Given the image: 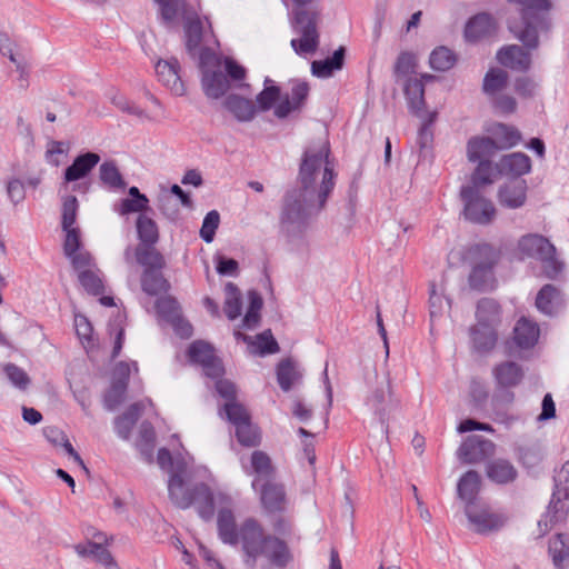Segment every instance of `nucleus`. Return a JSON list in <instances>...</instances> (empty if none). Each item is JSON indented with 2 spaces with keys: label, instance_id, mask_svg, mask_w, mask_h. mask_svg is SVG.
Returning <instances> with one entry per match:
<instances>
[{
  "label": "nucleus",
  "instance_id": "obj_1",
  "mask_svg": "<svg viewBox=\"0 0 569 569\" xmlns=\"http://www.w3.org/2000/svg\"><path fill=\"white\" fill-rule=\"evenodd\" d=\"M284 512L267 515L273 531L270 533L253 517L238 526L232 510L222 508L217 517L219 539L224 545L240 546L242 563L248 569H286L295 559L287 541L295 536V522Z\"/></svg>",
  "mask_w": 569,
  "mask_h": 569
},
{
  "label": "nucleus",
  "instance_id": "obj_2",
  "mask_svg": "<svg viewBox=\"0 0 569 569\" xmlns=\"http://www.w3.org/2000/svg\"><path fill=\"white\" fill-rule=\"evenodd\" d=\"M330 146L321 138L305 150L299 168V188L287 191L280 212V228L287 233L302 232L311 218L327 202L335 187L333 163L329 160Z\"/></svg>",
  "mask_w": 569,
  "mask_h": 569
},
{
  "label": "nucleus",
  "instance_id": "obj_3",
  "mask_svg": "<svg viewBox=\"0 0 569 569\" xmlns=\"http://www.w3.org/2000/svg\"><path fill=\"white\" fill-rule=\"evenodd\" d=\"M522 8V22H510V32L528 49L539 46L538 31H546L550 27L548 11L551 7L549 0H508Z\"/></svg>",
  "mask_w": 569,
  "mask_h": 569
},
{
  "label": "nucleus",
  "instance_id": "obj_4",
  "mask_svg": "<svg viewBox=\"0 0 569 569\" xmlns=\"http://www.w3.org/2000/svg\"><path fill=\"white\" fill-rule=\"evenodd\" d=\"M187 356L191 363L202 367L207 377L216 380V391H236V385L222 378L224 368L210 343L203 340L193 341L188 348Z\"/></svg>",
  "mask_w": 569,
  "mask_h": 569
},
{
  "label": "nucleus",
  "instance_id": "obj_5",
  "mask_svg": "<svg viewBox=\"0 0 569 569\" xmlns=\"http://www.w3.org/2000/svg\"><path fill=\"white\" fill-rule=\"evenodd\" d=\"M518 250L527 257L539 259L546 276L550 279L556 278L562 269V263L555 257L556 248L540 234L522 236L518 241Z\"/></svg>",
  "mask_w": 569,
  "mask_h": 569
},
{
  "label": "nucleus",
  "instance_id": "obj_6",
  "mask_svg": "<svg viewBox=\"0 0 569 569\" xmlns=\"http://www.w3.org/2000/svg\"><path fill=\"white\" fill-rule=\"evenodd\" d=\"M295 30L299 39L291 40V47L299 56L312 54L319 47V32L317 29V13L299 9L295 12Z\"/></svg>",
  "mask_w": 569,
  "mask_h": 569
},
{
  "label": "nucleus",
  "instance_id": "obj_7",
  "mask_svg": "<svg viewBox=\"0 0 569 569\" xmlns=\"http://www.w3.org/2000/svg\"><path fill=\"white\" fill-rule=\"evenodd\" d=\"M465 513L471 529L479 535H490L505 527L508 517L495 511L487 502L479 501L465 506Z\"/></svg>",
  "mask_w": 569,
  "mask_h": 569
},
{
  "label": "nucleus",
  "instance_id": "obj_8",
  "mask_svg": "<svg viewBox=\"0 0 569 569\" xmlns=\"http://www.w3.org/2000/svg\"><path fill=\"white\" fill-rule=\"evenodd\" d=\"M462 201L465 202V218L473 223L487 224L492 221L496 216L493 203L482 197L475 187H462L460 191Z\"/></svg>",
  "mask_w": 569,
  "mask_h": 569
},
{
  "label": "nucleus",
  "instance_id": "obj_9",
  "mask_svg": "<svg viewBox=\"0 0 569 569\" xmlns=\"http://www.w3.org/2000/svg\"><path fill=\"white\" fill-rule=\"evenodd\" d=\"M515 393H471V405L475 411L491 417L497 421L509 418V409Z\"/></svg>",
  "mask_w": 569,
  "mask_h": 569
},
{
  "label": "nucleus",
  "instance_id": "obj_10",
  "mask_svg": "<svg viewBox=\"0 0 569 569\" xmlns=\"http://www.w3.org/2000/svg\"><path fill=\"white\" fill-rule=\"evenodd\" d=\"M569 513V492L553 489L547 511L538 521L539 537L545 536L553 526L567 519Z\"/></svg>",
  "mask_w": 569,
  "mask_h": 569
},
{
  "label": "nucleus",
  "instance_id": "obj_11",
  "mask_svg": "<svg viewBox=\"0 0 569 569\" xmlns=\"http://www.w3.org/2000/svg\"><path fill=\"white\" fill-rule=\"evenodd\" d=\"M495 443L481 436L467 437L458 449V457L465 463H478L495 452Z\"/></svg>",
  "mask_w": 569,
  "mask_h": 569
},
{
  "label": "nucleus",
  "instance_id": "obj_12",
  "mask_svg": "<svg viewBox=\"0 0 569 569\" xmlns=\"http://www.w3.org/2000/svg\"><path fill=\"white\" fill-rule=\"evenodd\" d=\"M470 351L477 356H488L499 341L500 331L473 323L468 329Z\"/></svg>",
  "mask_w": 569,
  "mask_h": 569
},
{
  "label": "nucleus",
  "instance_id": "obj_13",
  "mask_svg": "<svg viewBox=\"0 0 569 569\" xmlns=\"http://www.w3.org/2000/svg\"><path fill=\"white\" fill-rule=\"evenodd\" d=\"M260 502L266 515H273L278 511H286L287 495L284 486L272 481V479L260 482L258 486Z\"/></svg>",
  "mask_w": 569,
  "mask_h": 569
},
{
  "label": "nucleus",
  "instance_id": "obj_14",
  "mask_svg": "<svg viewBox=\"0 0 569 569\" xmlns=\"http://www.w3.org/2000/svg\"><path fill=\"white\" fill-rule=\"evenodd\" d=\"M528 186L523 179H511L498 190V201L501 207L518 209L526 204Z\"/></svg>",
  "mask_w": 569,
  "mask_h": 569
},
{
  "label": "nucleus",
  "instance_id": "obj_15",
  "mask_svg": "<svg viewBox=\"0 0 569 569\" xmlns=\"http://www.w3.org/2000/svg\"><path fill=\"white\" fill-rule=\"evenodd\" d=\"M392 396L393 393H373L367 399V403L373 409L387 436L389 433V421L400 408L399 401Z\"/></svg>",
  "mask_w": 569,
  "mask_h": 569
},
{
  "label": "nucleus",
  "instance_id": "obj_16",
  "mask_svg": "<svg viewBox=\"0 0 569 569\" xmlns=\"http://www.w3.org/2000/svg\"><path fill=\"white\" fill-rule=\"evenodd\" d=\"M203 26L197 13H188L184 16V37L186 48L191 57L200 53L201 61L204 60L207 50L200 49L202 41Z\"/></svg>",
  "mask_w": 569,
  "mask_h": 569
},
{
  "label": "nucleus",
  "instance_id": "obj_17",
  "mask_svg": "<svg viewBox=\"0 0 569 569\" xmlns=\"http://www.w3.org/2000/svg\"><path fill=\"white\" fill-rule=\"evenodd\" d=\"M475 318V323L500 331L502 325V308L496 300L482 298L476 306Z\"/></svg>",
  "mask_w": 569,
  "mask_h": 569
},
{
  "label": "nucleus",
  "instance_id": "obj_18",
  "mask_svg": "<svg viewBox=\"0 0 569 569\" xmlns=\"http://www.w3.org/2000/svg\"><path fill=\"white\" fill-rule=\"evenodd\" d=\"M177 59L159 60L156 64V73L159 79L176 96L184 93V86L179 74Z\"/></svg>",
  "mask_w": 569,
  "mask_h": 569
},
{
  "label": "nucleus",
  "instance_id": "obj_19",
  "mask_svg": "<svg viewBox=\"0 0 569 569\" xmlns=\"http://www.w3.org/2000/svg\"><path fill=\"white\" fill-rule=\"evenodd\" d=\"M276 375L279 387L283 391H288L300 386L303 370L295 359L284 358L277 365Z\"/></svg>",
  "mask_w": 569,
  "mask_h": 569
},
{
  "label": "nucleus",
  "instance_id": "obj_20",
  "mask_svg": "<svg viewBox=\"0 0 569 569\" xmlns=\"http://www.w3.org/2000/svg\"><path fill=\"white\" fill-rule=\"evenodd\" d=\"M192 505L197 506L198 515L204 521H210L216 511L214 496L210 487L204 482L191 487Z\"/></svg>",
  "mask_w": 569,
  "mask_h": 569
},
{
  "label": "nucleus",
  "instance_id": "obj_21",
  "mask_svg": "<svg viewBox=\"0 0 569 569\" xmlns=\"http://www.w3.org/2000/svg\"><path fill=\"white\" fill-rule=\"evenodd\" d=\"M497 29L493 18L488 13H479L472 17L466 24L465 37L470 42H476L495 34Z\"/></svg>",
  "mask_w": 569,
  "mask_h": 569
},
{
  "label": "nucleus",
  "instance_id": "obj_22",
  "mask_svg": "<svg viewBox=\"0 0 569 569\" xmlns=\"http://www.w3.org/2000/svg\"><path fill=\"white\" fill-rule=\"evenodd\" d=\"M497 60L502 66L518 71H527L531 64L529 52L517 44L500 49L497 53Z\"/></svg>",
  "mask_w": 569,
  "mask_h": 569
},
{
  "label": "nucleus",
  "instance_id": "obj_23",
  "mask_svg": "<svg viewBox=\"0 0 569 569\" xmlns=\"http://www.w3.org/2000/svg\"><path fill=\"white\" fill-rule=\"evenodd\" d=\"M497 168L501 174L518 179V177L530 172L531 160L526 153L513 152L503 156L499 160Z\"/></svg>",
  "mask_w": 569,
  "mask_h": 569
},
{
  "label": "nucleus",
  "instance_id": "obj_24",
  "mask_svg": "<svg viewBox=\"0 0 569 569\" xmlns=\"http://www.w3.org/2000/svg\"><path fill=\"white\" fill-rule=\"evenodd\" d=\"M100 156L96 152H86L78 156L64 171V181L73 182L86 178L99 163Z\"/></svg>",
  "mask_w": 569,
  "mask_h": 569
},
{
  "label": "nucleus",
  "instance_id": "obj_25",
  "mask_svg": "<svg viewBox=\"0 0 569 569\" xmlns=\"http://www.w3.org/2000/svg\"><path fill=\"white\" fill-rule=\"evenodd\" d=\"M539 336V326L526 317H521L513 328V341L521 349L535 347Z\"/></svg>",
  "mask_w": 569,
  "mask_h": 569
},
{
  "label": "nucleus",
  "instance_id": "obj_26",
  "mask_svg": "<svg viewBox=\"0 0 569 569\" xmlns=\"http://www.w3.org/2000/svg\"><path fill=\"white\" fill-rule=\"evenodd\" d=\"M144 406L142 402H134L114 419V430L119 438L128 440L138 419L142 415Z\"/></svg>",
  "mask_w": 569,
  "mask_h": 569
},
{
  "label": "nucleus",
  "instance_id": "obj_27",
  "mask_svg": "<svg viewBox=\"0 0 569 569\" xmlns=\"http://www.w3.org/2000/svg\"><path fill=\"white\" fill-rule=\"evenodd\" d=\"M480 487L481 479L477 471L469 470L461 476L457 485V493L459 498L465 501V506L480 501L478 500Z\"/></svg>",
  "mask_w": 569,
  "mask_h": 569
},
{
  "label": "nucleus",
  "instance_id": "obj_28",
  "mask_svg": "<svg viewBox=\"0 0 569 569\" xmlns=\"http://www.w3.org/2000/svg\"><path fill=\"white\" fill-rule=\"evenodd\" d=\"M224 108L241 122L251 121L257 112L252 100L242 98L238 94H229L223 101Z\"/></svg>",
  "mask_w": 569,
  "mask_h": 569
},
{
  "label": "nucleus",
  "instance_id": "obj_29",
  "mask_svg": "<svg viewBox=\"0 0 569 569\" xmlns=\"http://www.w3.org/2000/svg\"><path fill=\"white\" fill-rule=\"evenodd\" d=\"M487 477L498 485L513 482L518 476L517 469L506 459H495L486 467Z\"/></svg>",
  "mask_w": 569,
  "mask_h": 569
},
{
  "label": "nucleus",
  "instance_id": "obj_30",
  "mask_svg": "<svg viewBox=\"0 0 569 569\" xmlns=\"http://www.w3.org/2000/svg\"><path fill=\"white\" fill-rule=\"evenodd\" d=\"M202 88L208 98L219 99L228 91L229 81L222 71L204 69L202 71Z\"/></svg>",
  "mask_w": 569,
  "mask_h": 569
},
{
  "label": "nucleus",
  "instance_id": "obj_31",
  "mask_svg": "<svg viewBox=\"0 0 569 569\" xmlns=\"http://www.w3.org/2000/svg\"><path fill=\"white\" fill-rule=\"evenodd\" d=\"M251 468L257 477L252 480V488L258 489L260 482L270 480L274 477L276 469L268 453L256 450L251 453Z\"/></svg>",
  "mask_w": 569,
  "mask_h": 569
},
{
  "label": "nucleus",
  "instance_id": "obj_32",
  "mask_svg": "<svg viewBox=\"0 0 569 569\" xmlns=\"http://www.w3.org/2000/svg\"><path fill=\"white\" fill-rule=\"evenodd\" d=\"M548 552L556 569H567L569 567V535H555L549 540Z\"/></svg>",
  "mask_w": 569,
  "mask_h": 569
},
{
  "label": "nucleus",
  "instance_id": "obj_33",
  "mask_svg": "<svg viewBox=\"0 0 569 569\" xmlns=\"http://www.w3.org/2000/svg\"><path fill=\"white\" fill-rule=\"evenodd\" d=\"M497 383L502 388L516 387L522 379L521 367L513 361L501 362L492 369Z\"/></svg>",
  "mask_w": 569,
  "mask_h": 569
},
{
  "label": "nucleus",
  "instance_id": "obj_34",
  "mask_svg": "<svg viewBox=\"0 0 569 569\" xmlns=\"http://www.w3.org/2000/svg\"><path fill=\"white\" fill-rule=\"evenodd\" d=\"M498 150V143L490 137H473L467 144V156L472 162L492 157Z\"/></svg>",
  "mask_w": 569,
  "mask_h": 569
},
{
  "label": "nucleus",
  "instance_id": "obj_35",
  "mask_svg": "<svg viewBox=\"0 0 569 569\" xmlns=\"http://www.w3.org/2000/svg\"><path fill=\"white\" fill-rule=\"evenodd\" d=\"M169 497L172 503L187 509L192 505L191 488H184L183 477L179 473H172L168 482Z\"/></svg>",
  "mask_w": 569,
  "mask_h": 569
},
{
  "label": "nucleus",
  "instance_id": "obj_36",
  "mask_svg": "<svg viewBox=\"0 0 569 569\" xmlns=\"http://www.w3.org/2000/svg\"><path fill=\"white\" fill-rule=\"evenodd\" d=\"M156 446V431L151 422L144 420L139 428V435L136 447L141 457L148 463L153 461V451Z\"/></svg>",
  "mask_w": 569,
  "mask_h": 569
},
{
  "label": "nucleus",
  "instance_id": "obj_37",
  "mask_svg": "<svg viewBox=\"0 0 569 569\" xmlns=\"http://www.w3.org/2000/svg\"><path fill=\"white\" fill-rule=\"evenodd\" d=\"M403 91L412 112L418 117H422L425 107V84L422 79L408 78Z\"/></svg>",
  "mask_w": 569,
  "mask_h": 569
},
{
  "label": "nucleus",
  "instance_id": "obj_38",
  "mask_svg": "<svg viewBox=\"0 0 569 569\" xmlns=\"http://www.w3.org/2000/svg\"><path fill=\"white\" fill-rule=\"evenodd\" d=\"M134 256L137 262L141 264L144 270H162L166 267V260L154 248V244L137 246Z\"/></svg>",
  "mask_w": 569,
  "mask_h": 569
},
{
  "label": "nucleus",
  "instance_id": "obj_39",
  "mask_svg": "<svg viewBox=\"0 0 569 569\" xmlns=\"http://www.w3.org/2000/svg\"><path fill=\"white\" fill-rule=\"evenodd\" d=\"M345 48L340 47L333 52L331 58L325 60H315L311 63L312 74L318 78H328L335 70H340L343 66Z\"/></svg>",
  "mask_w": 569,
  "mask_h": 569
},
{
  "label": "nucleus",
  "instance_id": "obj_40",
  "mask_svg": "<svg viewBox=\"0 0 569 569\" xmlns=\"http://www.w3.org/2000/svg\"><path fill=\"white\" fill-rule=\"evenodd\" d=\"M137 377L136 362H119L112 371V391H126L130 387V380Z\"/></svg>",
  "mask_w": 569,
  "mask_h": 569
},
{
  "label": "nucleus",
  "instance_id": "obj_41",
  "mask_svg": "<svg viewBox=\"0 0 569 569\" xmlns=\"http://www.w3.org/2000/svg\"><path fill=\"white\" fill-rule=\"evenodd\" d=\"M222 397L227 399L223 410L228 421H230L234 427L240 426L242 423L251 420L250 412L248 409L236 400L237 393H220Z\"/></svg>",
  "mask_w": 569,
  "mask_h": 569
},
{
  "label": "nucleus",
  "instance_id": "obj_42",
  "mask_svg": "<svg viewBox=\"0 0 569 569\" xmlns=\"http://www.w3.org/2000/svg\"><path fill=\"white\" fill-rule=\"evenodd\" d=\"M99 179L109 189L122 190L127 187V182L113 160L100 164Z\"/></svg>",
  "mask_w": 569,
  "mask_h": 569
},
{
  "label": "nucleus",
  "instance_id": "obj_43",
  "mask_svg": "<svg viewBox=\"0 0 569 569\" xmlns=\"http://www.w3.org/2000/svg\"><path fill=\"white\" fill-rule=\"evenodd\" d=\"M141 288L149 296H158L159 293L167 292L170 284L161 273V270H143Z\"/></svg>",
  "mask_w": 569,
  "mask_h": 569
},
{
  "label": "nucleus",
  "instance_id": "obj_44",
  "mask_svg": "<svg viewBox=\"0 0 569 569\" xmlns=\"http://www.w3.org/2000/svg\"><path fill=\"white\" fill-rule=\"evenodd\" d=\"M559 290L552 284H545L538 292L536 298L537 309L547 315L553 316L559 299Z\"/></svg>",
  "mask_w": 569,
  "mask_h": 569
},
{
  "label": "nucleus",
  "instance_id": "obj_45",
  "mask_svg": "<svg viewBox=\"0 0 569 569\" xmlns=\"http://www.w3.org/2000/svg\"><path fill=\"white\" fill-rule=\"evenodd\" d=\"M236 438L238 442L246 448H254L261 445V429L251 420L236 427Z\"/></svg>",
  "mask_w": 569,
  "mask_h": 569
},
{
  "label": "nucleus",
  "instance_id": "obj_46",
  "mask_svg": "<svg viewBox=\"0 0 569 569\" xmlns=\"http://www.w3.org/2000/svg\"><path fill=\"white\" fill-rule=\"evenodd\" d=\"M137 232L141 243L139 246L156 244L159 240L158 226L153 219L140 214L137 219Z\"/></svg>",
  "mask_w": 569,
  "mask_h": 569
},
{
  "label": "nucleus",
  "instance_id": "obj_47",
  "mask_svg": "<svg viewBox=\"0 0 569 569\" xmlns=\"http://www.w3.org/2000/svg\"><path fill=\"white\" fill-rule=\"evenodd\" d=\"M508 79L507 71L499 68L490 69L483 78V92L490 97L497 96L499 91L507 87Z\"/></svg>",
  "mask_w": 569,
  "mask_h": 569
},
{
  "label": "nucleus",
  "instance_id": "obj_48",
  "mask_svg": "<svg viewBox=\"0 0 569 569\" xmlns=\"http://www.w3.org/2000/svg\"><path fill=\"white\" fill-rule=\"evenodd\" d=\"M493 140L500 149H507L516 146L520 139V132L510 126L498 123L492 129Z\"/></svg>",
  "mask_w": 569,
  "mask_h": 569
},
{
  "label": "nucleus",
  "instance_id": "obj_49",
  "mask_svg": "<svg viewBox=\"0 0 569 569\" xmlns=\"http://www.w3.org/2000/svg\"><path fill=\"white\" fill-rule=\"evenodd\" d=\"M226 299L223 311L230 320L237 319L241 315V293L236 284L229 282L226 284Z\"/></svg>",
  "mask_w": 569,
  "mask_h": 569
},
{
  "label": "nucleus",
  "instance_id": "obj_50",
  "mask_svg": "<svg viewBox=\"0 0 569 569\" xmlns=\"http://www.w3.org/2000/svg\"><path fill=\"white\" fill-rule=\"evenodd\" d=\"M456 61V54L447 47L436 48L429 58V64L436 71H447L455 66Z\"/></svg>",
  "mask_w": 569,
  "mask_h": 569
},
{
  "label": "nucleus",
  "instance_id": "obj_51",
  "mask_svg": "<svg viewBox=\"0 0 569 569\" xmlns=\"http://www.w3.org/2000/svg\"><path fill=\"white\" fill-rule=\"evenodd\" d=\"M80 556H92L99 563L109 567L116 565L110 551L100 542H89L88 547L77 546Z\"/></svg>",
  "mask_w": 569,
  "mask_h": 569
},
{
  "label": "nucleus",
  "instance_id": "obj_52",
  "mask_svg": "<svg viewBox=\"0 0 569 569\" xmlns=\"http://www.w3.org/2000/svg\"><path fill=\"white\" fill-rule=\"evenodd\" d=\"M517 458L525 468H535L543 459L541 448L538 445H525L517 448Z\"/></svg>",
  "mask_w": 569,
  "mask_h": 569
},
{
  "label": "nucleus",
  "instance_id": "obj_53",
  "mask_svg": "<svg viewBox=\"0 0 569 569\" xmlns=\"http://www.w3.org/2000/svg\"><path fill=\"white\" fill-rule=\"evenodd\" d=\"M78 279L81 286L91 295H100L103 291L102 280L100 278V270L94 267L78 273Z\"/></svg>",
  "mask_w": 569,
  "mask_h": 569
},
{
  "label": "nucleus",
  "instance_id": "obj_54",
  "mask_svg": "<svg viewBox=\"0 0 569 569\" xmlns=\"http://www.w3.org/2000/svg\"><path fill=\"white\" fill-rule=\"evenodd\" d=\"M249 300L250 305L242 320V325L247 329H252L259 323V311L262 308V299L256 291H250Z\"/></svg>",
  "mask_w": 569,
  "mask_h": 569
},
{
  "label": "nucleus",
  "instance_id": "obj_55",
  "mask_svg": "<svg viewBox=\"0 0 569 569\" xmlns=\"http://www.w3.org/2000/svg\"><path fill=\"white\" fill-rule=\"evenodd\" d=\"M160 7V16L166 23L176 20L181 11H184L186 3L183 0H154Z\"/></svg>",
  "mask_w": 569,
  "mask_h": 569
},
{
  "label": "nucleus",
  "instance_id": "obj_56",
  "mask_svg": "<svg viewBox=\"0 0 569 569\" xmlns=\"http://www.w3.org/2000/svg\"><path fill=\"white\" fill-rule=\"evenodd\" d=\"M74 328L76 332L81 340V343L86 349L93 347L92 332L93 328L89 322L88 318L81 315H77L74 317Z\"/></svg>",
  "mask_w": 569,
  "mask_h": 569
},
{
  "label": "nucleus",
  "instance_id": "obj_57",
  "mask_svg": "<svg viewBox=\"0 0 569 569\" xmlns=\"http://www.w3.org/2000/svg\"><path fill=\"white\" fill-rule=\"evenodd\" d=\"M219 222L220 216L218 211L212 210L206 214L200 229V237L202 238L203 241L210 243L213 240L216 230L219 227Z\"/></svg>",
  "mask_w": 569,
  "mask_h": 569
},
{
  "label": "nucleus",
  "instance_id": "obj_58",
  "mask_svg": "<svg viewBox=\"0 0 569 569\" xmlns=\"http://www.w3.org/2000/svg\"><path fill=\"white\" fill-rule=\"evenodd\" d=\"M148 210H150L148 198H138V199L124 198L120 201V204L118 208V212L121 216H127L129 213H134V212L142 213Z\"/></svg>",
  "mask_w": 569,
  "mask_h": 569
},
{
  "label": "nucleus",
  "instance_id": "obj_59",
  "mask_svg": "<svg viewBox=\"0 0 569 569\" xmlns=\"http://www.w3.org/2000/svg\"><path fill=\"white\" fill-rule=\"evenodd\" d=\"M78 211V200L76 196H68L62 203V229L73 227Z\"/></svg>",
  "mask_w": 569,
  "mask_h": 569
},
{
  "label": "nucleus",
  "instance_id": "obj_60",
  "mask_svg": "<svg viewBox=\"0 0 569 569\" xmlns=\"http://www.w3.org/2000/svg\"><path fill=\"white\" fill-rule=\"evenodd\" d=\"M416 58L410 52H401L395 64V74L397 78L406 77L415 71Z\"/></svg>",
  "mask_w": 569,
  "mask_h": 569
},
{
  "label": "nucleus",
  "instance_id": "obj_61",
  "mask_svg": "<svg viewBox=\"0 0 569 569\" xmlns=\"http://www.w3.org/2000/svg\"><path fill=\"white\" fill-rule=\"evenodd\" d=\"M492 267V261H487L483 263L476 264L472 268V271L469 276V281L471 287L477 289L483 288V282L490 276V270Z\"/></svg>",
  "mask_w": 569,
  "mask_h": 569
},
{
  "label": "nucleus",
  "instance_id": "obj_62",
  "mask_svg": "<svg viewBox=\"0 0 569 569\" xmlns=\"http://www.w3.org/2000/svg\"><path fill=\"white\" fill-rule=\"evenodd\" d=\"M67 257L70 259L73 269L78 273L86 271V269L89 270L97 267L91 254L83 249L76 251V253Z\"/></svg>",
  "mask_w": 569,
  "mask_h": 569
},
{
  "label": "nucleus",
  "instance_id": "obj_63",
  "mask_svg": "<svg viewBox=\"0 0 569 569\" xmlns=\"http://www.w3.org/2000/svg\"><path fill=\"white\" fill-rule=\"evenodd\" d=\"M491 163L489 161H480L475 172L472 173L471 187L478 189V187L491 183Z\"/></svg>",
  "mask_w": 569,
  "mask_h": 569
},
{
  "label": "nucleus",
  "instance_id": "obj_64",
  "mask_svg": "<svg viewBox=\"0 0 569 569\" xmlns=\"http://www.w3.org/2000/svg\"><path fill=\"white\" fill-rule=\"evenodd\" d=\"M279 98V87L266 86V88L257 96V102L261 110H269Z\"/></svg>",
  "mask_w": 569,
  "mask_h": 569
}]
</instances>
